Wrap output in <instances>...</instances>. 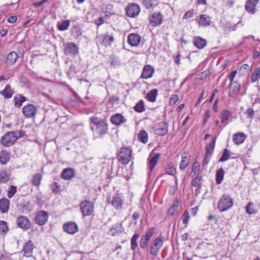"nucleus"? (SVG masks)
Masks as SVG:
<instances>
[{"label":"nucleus","mask_w":260,"mask_h":260,"mask_svg":"<svg viewBox=\"0 0 260 260\" xmlns=\"http://www.w3.org/2000/svg\"><path fill=\"white\" fill-rule=\"evenodd\" d=\"M90 121L95 126V132L102 137L108 132V124L106 120L100 119L97 117H91Z\"/></svg>","instance_id":"1"},{"label":"nucleus","mask_w":260,"mask_h":260,"mask_svg":"<svg viewBox=\"0 0 260 260\" xmlns=\"http://www.w3.org/2000/svg\"><path fill=\"white\" fill-rule=\"evenodd\" d=\"M233 205V199L229 194L224 193L221 197L218 202L217 208L219 212H223L228 210Z\"/></svg>","instance_id":"2"},{"label":"nucleus","mask_w":260,"mask_h":260,"mask_svg":"<svg viewBox=\"0 0 260 260\" xmlns=\"http://www.w3.org/2000/svg\"><path fill=\"white\" fill-rule=\"evenodd\" d=\"M95 39L98 46L100 45L105 47H110L114 41V37L112 34L106 32L98 36Z\"/></svg>","instance_id":"3"},{"label":"nucleus","mask_w":260,"mask_h":260,"mask_svg":"<svg viewBox=\"0 0 260 260\" xmlns=\"http://www.w3.org/2000/svg\"><path fill=\"white\" fill-rule=\"evenodd\" d=\"M18 139L17 135L15 132H8L1 138V143L5 147L12 146Z\"/></svg>","instance_id":"4"},{"label":"nucleus","mask_w":260,"mask_h":260,"mask_svg":"<svg viewBox=\"0 0 260 260\" xmlns=\"http://www.w3.org/2000/svg\"><path fill=\"white\" fill-rule=\"evenodd\" d=\"M132 150L128 147H122L117 154L118 160L122 164H127L132 158Z\"/></svg>","instance_id":"5"},{"label":"nucleus","mask_w":260,"mask_h":260,"mask_svg":"<svg viewBox=\"0 0 260 260\" xmlns=\"http://www.w3.org/2000/svg\"><path fill=\"white\" fill-rule=\"evenodd\" d=\"M162 245L163 241L160 237L153 240L149 246L150 254L152 256H157Z\"/></svg>","instance_id":"6"},{"label":"nucleus","mask_w":260,"mask_h":260,"mask_svg":"<svg viewBox=\"0 0 260 260\" xmlns=\"http://www.w3.org/2000/svg\"><path fill=\"white\" fill-rule=\"evenodd\" d=\"M81 211L84 216H89L93 212L94 205L89 201H84L80 204Z\"/></svg>","instance_id":"7"},{"label":"nucleus","mask_w":260,"mask_h":260,"mask_svg":"<svg viewBox=\"0 0 260 260\" xmlns=\"http://www.w3.org/2000/svg\"><path fill=\"white\" fill-rule=\"evenodd\" d=\"M22 112L26 118H34L37 114V108L33 104H28L22 108Z\"/></svg>","instance_id":"8"},{"label":"nucleus","mask_w":260,"mask_h":260,"mask_svg":"<svg viewBox=\"0 0 260 260\" xmlns=\"http://www.w3.org/2000/svg\"><path fill=\"white\" fill-rule=\"evenodd\" d=\"M110 121L113 125L120 126L125 123L127 120L122 114L115 113L111 116Z\"/></svg>","instance_id":"9"},{"label":"nucleus","mask_w":260,"mask_h":260,"mask_svg":"<svg viewBox=\"0 0 260 260\" xmlns=\"http://www.w3.org/2000/svg\"><path fill=\"white\" fill-rule=\"evenodd\" d=\"M16 223L17 226L24 231L29 229L31 225L29 219L23 215L20 216L17 218Z\"/></svg>","instance_id":"10"},{"label":"nucleus","mask_w":260,"mask_h":260,"mask_svg":"<svg viewBox=\"0 0 260 260\" xmlns=\"http://www.w3.org/2000/svg\"><path fill=\"white\" fill-rule=\"evenodd\" d=\"M48 217L49 215L47 212L41 210L36 214L35 220L37 224L43 225L48 221Z\"/></svg>","instance_id":"11"},{"label":"nucleus","mask_w":260,"mask_h":260,"mask_svg":"<svg viewBox=\"0 0 260 260\" xmlns=\"http://www.w3.org/2000/svg\"><path fill=\"white\" fill-rule=\"evenodd\" d=\"M18 210L21 213L30 212L32 208L30 202L28 201L23 200L17 205Z\"/></svg>","instance_id":"12"},{"label":"nucleus","mask_w":260,"mask_h":260,"mask_svg":"<svg viewBox=\"0 0 260 260\" xmlns=\"http://www.w3.org/2000/svg\"><path fill=\"white\" fill-rule=\"evenodd\" d=\"M155 134L160 136L166 135L168 132V125L165 121L158 123L155 129Z\"/></svg>","instance_id":"13"},{"label":"nucleus","mask_w":260,"mask_h":260,"mask_svg":"<svg viewBox=\"0 0 260 260\" xmlns=\"http://www.w3.org/2000/svg\"><path fill=\"white\" fill-rule=\"evenodd\" d=\"M140 9L138 5L136 4H130L126 9V15L128 17H135L139 13Z\"/></svg>","instance_id":"14"},{"label":"nucleus","mask_w":260,"mask_h":260,"mask_svg":"<svg viewBox=\"0 0 260 260\" xmlns=\"http://www.w3.org/2000/svg\"><path fill=\"white\" fill-rule=\"evenodd\" d=\"M141 37L138 34L132 33L127 37V42L132 47H137L140 43Z\"/></svg>","instance_id":"15"},{"label":"nucleus","mask_w":260,"mask_h":260,"mask_svg":"<svg viewBox=\"0 0 260 260\" xmlns=\"http://www.w3.org/2000/svg\"><path fill=\"white\" fill-rule=\"evenodd\" d=\"M258 3V0H248L245 3V10L248 13L251 14H255L256 12V7Z\"/></svg>","instance_id":"16"},{"label":"nucleus","mask_w":260,"mask_h":260,"mask_svg":"<svg viewBox=\"0 0 260 260\" xmlns=\"http://www.w3.org/2000/svg\"><path fill=\"white\" fill-rule=\"evenodd\" d=\"M162 22V15L160 12H154L152 14L150 23L154 26L160 25Z\"/></svg>","instance_id":"17"},{"label":"nucleus","mask_w":260,"mask_h":260,"mask_svg":"<svg viewBox=\"0 0 260 260\" xmlns=\"http://www.w3.org/2000/svg\"><path fill=\"white\" fill-rule=\"evenodd\" d=\"M123 203V199L119 194H114L113 196L112 204L116 209H120Z\"/></svg>","instance_id":"18"},{"label":"nucleus","mask_w":260,"mask_h":260,"mask_svg":"<svg viewBox=\"0 0 260 260\" xmlns=\"http://www.w3.org/2000/svg\"><path fill=\"white\" fill-rule=\"evenodd\" d=\"M247 136L242 132H238L233 136V140L235 144L239 145L243 143L246 139Z\"/></svg>","instance_id":"19"},{"label":"nucleus","mask_w":260,"mask_h":260,"mask_svg":"<svg viewBox=\"0 0 260 260\" xmlns=\"http://www.w3.org/2000/svg\"><path fill=\"white\" fill-rule=\"evenodd\" d=\"M197 21L200 25L203 26H208L211 24L210 17L206 14H201L197 17Z\"/></svg>","instance_id":"20"},{"label":"nucleus","mask_w":260,"mask_h":260,"mask_svg":"<svg viewBox=\"0 0 260 260\" xmlns=\"http://www.w3.org/2000/svg\"><path fill=\"white\" fill-rule=\"evenodd\" d=\"M154 72V68L150 65H146L143 68L141 77L144 79H148L152 77Z\"/></svg>","instance_id":"21"},{"label":"nucleus","mask_w":260,"mask_h":260,"mask_svg":"<svg viewBox=\"0 0 260 260\" xmlns=\"http://www.w3.org/2000/svg\"><path fill=\"white\" fill-rule=\"evenodd\" d=\"M34 250V244L31 240L26 242L23 247L22 251L24 252V255L27 257L31 256Z\"/></svg>","instance_id":"22"},{"label":"nucleus","mask_w":260,"mask_h":260,"mask_svg":"<svg viewBox=\"0 0 260 260\" xmlns=\"http://www.w3.org/2000/svg\"><path fill=\"white\" fill-rule=\"evenodd\" d=\"M71 55H76L79 53V49L77 45L74 43L66 44V52Z\"/></svg>","instance_id":"23"},{"label":"nucleus","mask_w":260,"mask_h":260,"mask_svg":"<svg viewBox=\"0 0 260 260\" xmlns=\"http://www.w3.org/2000/svg\"><path fill=\"white\" fill-rule=\"evenodd\" d=\"M240 85L236 81L231 82L229 94L231 97L235 96L239 91Z\"/></svg>","instance_id":"24"},{"label":"nucleus","mask_w":260,"mask_h":260,"mask_svg":"<svg viewBox=\"0 0 260 260\" xmlns=\"http://www.w3.org/2000/svg\"><path fill=\"white\" fill-rule=\"evenodd\" d=\"M10 201L6 198L0 199V211L2 213H6L8 212L10 207Z\"/></svg>","instance_id":"25"},{"label":"nucleus","mask_w":260,"mask_h":260,"mask_svg":"<svg viewBox=\"0 0 260 260\" xmlns=\"http://www.w3.org/2000/svg\"><path fill=\"white\" fill-rule=\"evenodd\" d=\"M78 231V226L74 221L66 223V232L70 234H74Z\"/></svg>","instance_id":"26"},{"label":"nucleus","mask_w":260,"mask_h":260,"mask_svg":"<svg viewBox=\"0 0 260 260\" xmlns=\"http://www.w3.org/2000/svg\"><path fill=\"white\" fill-rule=\"evenodd\" d=\"M0 93L5 98V99H8L12 98L14 93V91L12 89L10 84H7L4 89L2 90L0 92Z\"/></svg>","instance_id":"27"},{"label":"nucleus","mask_w":260,"mask_h":260,"mask_svg":"<svg viewBox=\"0 0 260 260\" xmlns=\"http://www.w3.org/2000/svg\"><path fill=\"white\" fill-rule=\"evenodd\" d=\"M27 100L26 98L21 94H16L14 97V106L16 108L21 107L22 103Z\"/></svg>","instance_id":"28"},{"label":"nucleus","mask_w":260,"mask_h":260,"mask_svg":"<svg viewBox=\"0 0 260 260\" xmlns=\"http://www.w3.org/2000/svg\"><path fill=\"white\" fill-rule=\"evenodd\" d=\"M50 189L53 193L59 194L63 190L62 186L56 181L53 182L50 185Z\"/></svg>","instance_id":"29"},{"label":"nucleus","mask_w":260,"mask_h":260,"mask_svg":"<svg viewBox=\"0 0 260 260\" xmlns=\"http://www.w3.org/2000/svg\"><path fill=\"white\" fill-rule=\"evenodd\" d=\"M11 158L10 153L6 150H2L0 152V162L2 165H6Z\"/></svg>","instance_id":"30"},{"label":"nucleus","mask_w":260,"mask_h":260,"mask_svg":"<svg viewBox=\"0 0 260 260\" xmlns=\"http://www.w3.org/2000/svg\"><path fill=\"white\" fill-rule=\"evenodd\" d=\"M216 139V137L213 138L212 141L206 146V155L211 156L215 148Z\"/></svg>","instance_id":"31"},{"label":"nucleus","mask_w":260,"mask_h":260,"mask_svg":"<svg viewBox=\"0 0 260 260\" xmlns=\"http://www.w3.org/2000/svg\"><path fill=\"white\" fill-rule=\"evenodd\" d=\"M159 157V154L158 153L155 154L153 157L151 156L149 157V164L148 167L150 171H152L155 167L158 159Z\"/></svg>","instance_id":"32"},{"label":"nucleus","mask_w":260,"mask_h":260,"mask_svg":"<svg viewBox=\"0 0 260 260\" xmlns=\"http://www.w3.org/2000/svg\"><path fill=\"white\" fill-rule=\"evenodd\" d=\"M18 58V54L15 51H12L7 55V62L9 64H14Z\"/></svg>","instance_id":"33"},{"label":"nucleus","mask_w":260,"mask_h":260,"mask_svg":"<svg viewBox=\"0 0 260 260\" xmlns=\"http://www.w3.org/2000/svg\"><path fill=\"white\" fill-rule=\"evenodd\" d=\"M221 122L225 125L229 123V118L232 116V113L229 110H223L220 112Z\"/></svg>","instance_id":"34"},{"label":"nucleus","mask_w":260,"mask_h":260,"mask_svg":"<svg viewBox=\"0 0 260 260\" xmlns=\"http://www.w3.org/2000/svg\"><path fill=\"white\" fill-rule=\"evenodd\" d=\"M207 42L206 40L202 39L201 37H197L194 39L193 44L198 49H201L206 46Z\"/></svg>","instance_id":"35"},{"label":"nucleus","mask_w":260,"mask_h":260,"mask_svg":"<svg viewBox=\"0 0 260 260\" xmlns=\"http://www.w3.org/2000/svg\"><path fill=\"white\" fill-rule=\"evenodd\" d=\"M190 160V156L189 155H185L182 156V159L180 164L179 168L181 170L183 171L187 167Z\"/></svg>","instance_id":"36"},{"label":"nucleus","mask_w":260,"mask_h":260,"mask_svg":"<svg viewBox=\"0 0 260 260\" xmlns=\"http://www.w3.org/2000/svg\"><path fill=\"white\" fill-rule=\"evenodd\" d=\"M158 95V90L156 89L150 90L146 96V99L150 102H154Z\"/></svg>","instance_id":"37"},{"label":"nucleus","mask_w":260,"mask_h":260,"mask_svg":"<svg viewBox=\"0 0 260 260\" xmlns=\"http://www.w3.org/2000/svg\"><path fill=\"white\" fill-rule=\"evenodd\" d=\"M225 172L222 168H220L219 170L216 171L215 177H216V182L217 184H220L223 181Z\"/></svg>","instance_id":"38"},{"label":"nucleus","mask_w":260,"mask_h":260,"mask_svg":"<svg viewBox=\"0 0 260 260\" xmlns=\"http://www.w3.org/2000/svg\"><path fill=\"white\" fill-rule=\"evenodd\" d=\"M246 212L249 215L254 214L257 213V210L254 203L249 202L246 206Z\"/></svg>","instance_id":"39"},{"label":"nucleus","mask_w":260,"mask_h":260,"mask_svg":"<svg viewBox=\"0 0 260 260\" xmlns=\"http://www.w3.org/2000/svg\"><path fill=\"white\" fill-rule=\"evenodd\" d=\"M42 179V175L40 173L34 174L31 178V183L33 185L39 186Z\"/></svg>","instance_id":"40"},{"label":"nucleus","mask_w":260,"mask_h":260,"mask_svg":"<svg viewBox=\"0 0 260 260\" xmlns=\"http://www.w3.org/2000/svg\"><path fill=\"white\" fill-rule=\"evenodd\" d=\"M10 175L6 171L0 172V183H6L10 179Z\"/></svg>","instance_id":"41"},{"label":"nucleus","mask_w":260,"mask_h":260,"mask_svg":"<svg viewBox=\"0 0 260 260\" xmlns=\"http://www.w3.org/2000/svg\"><path fill=\"white\" fill-rule=\"evenodd\" d=\"M135 111L138 113H142L145 111V108L144 105V102L141 100L138 102L134 108Z\"/></svg>","instance_id":"42"},{"label":"nucleus","mask_w":260,"mask_h":260,"mask_svg":"<svg viewBox=\"0 0 260 260\" xmlns=\"http://www.w3.org/2000/svg\"><path fill=\"white\" fill-rule=\"evenodd\" d=\"M8 231L9 228L7 222L4 220H0V235H6Z\"/></svg>","instance_id":"43"},{"label":"nucleus","mask_w":260,"mask_h":260,"mask_svg":"<svg viewBox=\"0 0 260 260\" xmlns=\"http://www.w3.org/2000/svg\"><path fill=\"white\" fill-rule=\"evenodd\" d=\"M138 137L140 141L143 143L146 144L148 142V134L146 131L144 130L140 131Z\"/></svg>","instance_id":"44"},{"label":"nucleus","mask_w":260,"mask_h":260,"mask_svg":"<svg viewBox=\"0 0 260 260\" xmlns=\"http://www.w3.org/2000/svg\"><path fill=\"white\" fill-rule=\"evenodd\" d=\"M154 234V228H149L146 231L145 234L142 236L145 239L150 241L151 238Z\"/></svg>","instance_id":"45"},{"label":"nucleus","mask_w":260,"mask_h":260,"mask_svg":"<svg viewBox=\"0 0 260 260\" xmlns=\"http://www.w3.org/2000/svg\"><path fill=\"white\" fill-rule=\"evenodd\" d=\"M178 202L177 200H176L173 204V205L171 206V207L168 210V214L169 215L173 216L175 215V212L177 211V208L178 207Z\"/></svg>","instance_id":"46"},{"label":"nucleus","mask_w":260,"mask_h":260,"mask_svg":"<svg viewBox=\"0 0 260 260\" xmlns=\"http://www.w3.org/2000/svg\"><path fill=\"white\" fill-rule=\"evenodd\" d=\"M260 79V67L257 68L251 75V82L254 83Z\"/></svg>","instance_id":"47"},{"label":"nucleus","mask_w":260,"mask_h":260,"mask_svg":"<svg viewBox=\"0 0 260 260\" xmlns=\"http://www.w3.org/2000/svg\"><path fill=\"white\" fill-rule=\"evenodd\" d=\"M75 176V170L71 168H66V180H71Z\"/></svg>","instance_id":"48"},{"label":"nucleus","mask_w":260,"mask_h":260,"mask_svg":"<svg viewBox=\"0 0 260 260\" xmlns=\"http://www.w3.org/2000/svg\"><path fill=\"white\" fill-rule=\"evenodd\" d=\"M200 171V164L197 161H195L193 162L192 168H191V174L193 173V175H196L197 174H198Z\"/></svg>","instance_id":"49"},{"label":"nucleus","mask_w":260,"mask_h":260,"mask_svg":"<svg viewBox=\"0 0 260 260\" xmlns=\"http://www.w3.org/2000/svg\"><path fill=\"white\" fill-rule=\"evenodd\" d=\"M231 151L228 149L225 148L222 154L221 157L219 159L220 162H224L228 160L230 156Z\"/></svg>","instance_id":"50"},{"label":"nucleus","mask_w":260,"mask_h":260,"mask_svg":"<svg viewBox=\"0 0 260 260\" xmlns=\"http://www.w3.org/2000/svg\"><path fill=\"white\" fill-rule=\"evenodd\" d=\"M17 191V187L14 185H10L8 190L7 196L11 199Z\"/></svg>","instance_id":"51"},{"label":"nucleus","mask_w":260,"mask_h":260,"mask_svg":"<svg viewBox=\"0 0 260 260\" xmlns=\"http://www.w3.org/2000/svg\"><path fill=\"white\" fill-rule=\"evenodd\" d=\"M202 179V177L200 176H197L192 181V185L195 187H198V188H200Z\"/></svg>","instance_id":"52"},{"label":"nucleus","mask_w":260,"mask_h":260,"mask_svg":"<svg viewBox=\"0 0 260 260\" xmlns=\"http://www.w3.org/2000/svg\"><path fill=\"white\" fill-rule=\"evenodd\" d=\"M167 174L173 176L176 173V169L172 165H169L165 169Z\"/></svg>","instance_id":"53"},{"label":"nucleus","mask_w":260,"mask_h":260,"mask_svg":"<svg viewBox=\"0 0 260 260\" xmlns=\"http://www.w3.org/2000/svg\"><path fill=\"white\" fill-rule=\"evenodd\" d=\"M110 62L112 66L117 67L120 64L119 58L115 56H111L110 59Z\"/></svg>","instance_id":"54"},{"label":"nucleus","mask_w":260,"mask_h":260,"mask_svg":"<svg viewBox=\"0 0 260 260\" xmlns=\"http://www.w3.org/2000/svg\"><path fill=\"white\" fill-rule=\"evenodd\" d=\"M36 204L39 206L42 207L44 204L43 197L41 194L36 195Z\"/></svg>","instance_id":"55"},{"label":"nucleus","mask_w":260,"mask_h":260,"mask_svg":"<svg viewBox=\"0 0 260 260\" xmlns=\"http://www.w3.org/2000/svg\"><path fill=\"white\" fill-rule=\"evenodd\" d=\"M194 14V11L193 9H191L187 12L184 14L183 16V19L188 20L193 17Z\"/></svg>","instance_id":"56"},{"label":"nucleus","mask_w":260,"mask_h":260,"mask_svg":"<svg viewBox=\"0 0 260 260\" xmlns=\"http://www.w3.org/2000/svg\"><path fill=\"white\" fill-rule=\"evenodd\" d=\"M149 241L148 240L145 239L143 237H141L140 246L143 249H146L148 248V243Z\"/></svg>","instance_id":"57"},{"label":"nucleus","mask_w":260,"mask_h":260,"mask_svg":"<svg viewBox=\"0 0 260 260\" xmlns=\"http://www.w3.org/2000/svg\"><path fill=\"white\" fill-rule=\"evenodd\" d=\"M245 114L248 119L252 120L254 116V111L252 108H249L246 110Z\"/></svg>","instance_id":"58"},{"label":"nucleus","mask_w":260,"mask_h":260,"mask_svg":"<svg viewBox=\"0 0 260 260\" xmlns=\"http://www.w3.org/2000/svg\"><path fill=\"white\" fill-rule=\"evenodd\" d=\"M189 218V212L187 210L185 211L182 216L183 223L184 224H186L188 222Z\"/></svg>","instance_id":"59"},{"label":"nucleus","mask_w":260,"mask_h":260,"mask_svg":"<svg viewBox=\"0 0 260 260\" xmlns=\"http://www.w3.org/2000/svg\"><path fill=\"white\" fill-rule=\"evenodd\" d=\"M105 20L103 17H99L97 19L94 20L95 24L99 27L104 23Z\"/></svg>","instance_id":"60"},{"label":"nucleus","mask_w":260,"mask_h":260,"mask_svg":"<svg viewBox=\"0 0 260 260\" xmlns=\"http://www.w3.org/2000/svg\"><path fill=\"white\" fill-rule=\"evenodd\" d=\"M48 0H41L40 2H36L33 4L35 8H39L48 2Z\"/></svg>","instance_id":"61"},{"label":"nucleus","mask_w":260,"mask_h":260,"mask_svg":"<svg viewBox=\"0 0 260 260\" xmlns=\"http://www.w3.org/2000/svg\"><path fill=\"white\" fill-rule=\"evenodd\" d=\"M235 3V0H227L225 3V6L229 8H231L233 7Z\"/></svg>","instance_id":"62"},{"label":"nucleus","mask_w":260,"mask_h":260,"mask_svg":"<svg viewBox=\"0 0 260 260\" xmlns=\"http://www.w3.org/2000/svg\"><path fill=\"white\" fill-rule=\"evenodd\" d=\"M131 249L135 250L138 246L137 242L136 241L131 239Z\"/></svg>","instance_id":"63"},{"label":"nucleus","mask_w":260,"mask_h":260,"mask_svg":"<svg viewBox=\"0 0 260 260\" xmlns=\"http://www.w3.org/2000/svg\"><path fill=\"white\" fill-rule=\"evenodd\" d=\"M178 99H179V98H178V95H173L170 99V103L171 104H174L178 100Z\"/></svg>","instance_id":"64"}]
</instances>
